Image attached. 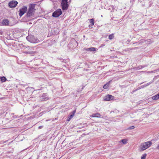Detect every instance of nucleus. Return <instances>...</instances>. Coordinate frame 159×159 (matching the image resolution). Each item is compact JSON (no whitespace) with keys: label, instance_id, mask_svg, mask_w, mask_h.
I'll return each mask as SVG.
<instances>
[{"label":"nucleus","instance_id":"nucleus-1","mask_svg":"<svg viewBox=\"0 0 159 159\" xmlns=\"http://www.w3.org/2000/svg\"><path fill=\"white\" fill-rule=\"evenodd\" d=\"M35 4H30L29 5L28 10L26 13V16L27 17L31 16L34 14L35 10Z\"/></svg>","mask_w":159,"mask_h":159},{"label":"nucleus","instance_id":"nucleus-2","mask_svg":"<svg viewBox=\"0 0 159 159\" xmlns=\"http://www.w3.org/2000/svg\"><path fill=\"white\" fill-rule=\"evenodd\" d=\"M151 141H148L142 143L140 146V151H143L148 148L152 145Z\"/></svg>","mask_w":159,"mask_h":159},{"label":"nucleus","instance_id":"nucleus-3","mask_svg":"<svg viewBox=\"0 0 159 159\" xmlns=\"http://www.w3.org/2000/svg\"><path fill=\"white\" fill-rule=\"evenodd\" d=\"M61 5L63 10L68 9L69 5L68 4L67 0H62Z\"/></svg>","mask_w":159,"mask_h":159},{"label":"nucleus","instance_id":"nucleus-4","mask_svg":"<svg viewBox=\"0 0 159 159\" xmlns=\"http://www.w3.org/2000/svg\"><path fill=\"white\" fill-rule=\"evenodd\" d=\"M27 10V8L26 6H23L20 8L18 11V14L20 17H21Z\"/></svg>","mask_w":159,"mask_h":159},{"label":"nucleus","instance_id":"nucleus-5","mask_svg":"<svg viewBox=\"0 0 159 159\" xmlns=\"http://www.w3.org/2000/svg\"><path fill=\"white\" fill-rule=\"evenodd\" d=\"M62 13V11L60 9H58L52 13V16L54 17H57Z\"/></svg>","mask_w":159,"mask_h":159},{"label":"nucleus","instance_id":"nucleus-6","mask_svg":"<svg viewBox=\"0 0 159 159\" xmlns=\"http://www.w3.org/2000/svg\"><path fill=\"white\" fill-rule=\"evenodd\" d=\"M18 4V2L17 1L12 0L9 3V6L10 8L15 7Z\"/></svg>","mask_w":159,"mask_h":159},{"label":"nucleus","instance_id":"nucleus-7","mask_svg":"<svg viewBox=\"0 0 159 159\" xmlns=\"http://www.w3.org/2000/svg\"><path fill=\"white\" fill-rule=\"evenodd\" d=\"M114 97L112 95L107 94L106 95L104 98V100L105 101H110L114 99Z\"/></svg>","mask_w":159,"mask_h":159},{"label":"nucleus","instance_id":"nucleus-8","mask_svg":"<svg viewBox=\"0 0 159 159\" xmlns=\"http://www.w3.org/2000/svg\"><path fill=\"white\" fill-rule=\"evenodd\" d=\"M9 24V20L7 19H3L2 22V24L3 26H6L8 25Z\"/></svg>","mask_w":159,"mask_h":159},{"label":"nucleus","instance_id":"nucleus-9","mask_svg":"<svg viewBox=\"0 0 159 159\" xmlns=\"http://www.w3.org/2000/svg\"><path fill=\"white\" fill-rule=\"evenodd\" d=\"M92 117H100L101 116L100 114L99 113H96L93 114L92 115L90 116Z\"/></svg>","mask_w":159,"mask_h":159},{"label":"nucleus","instance_id":"nucleus-10","mask_svg":"<svg viewBox=\"0 0 159 159\" xmlns=\"http://www.w3.org/2000/svg\"><path fill=\"white\" fill-rule=\"evenodd\" d=\"M89 22L90 23V25H89V26L90 27V25H91L92 26H93L94 25V19H90L89 20Z\"/></svg>","mask_w":159,"mask_h":159},{"label":"nucleus","instance_id":"nucleus-11","mask_svg":"<svg viewBox=\"0 0 159 159\" xmlns=\"http://www.w3.org/2000/svg\"><path fill=\"white\" fill-rule=\"evenodd\" d=\"M159 98V93L158 94L152 97V99L154 100H157Z\"/></svg>","mask_w":159,"mask_h":159},{"label":"nucleus","instance_id":"nucleus-12","mask_svg":"<svg viewBox=\"0 0 159 159\" xmlns=\"http://www.w3.org/2000/svg\"><path fill=\"white\" fill-rule=\"evenodd\" d=\"M96 48H95L92 47L87 48L86 49V50H89L90 51H95L96 50Z\"/></svg>","mask_w":159,"mask_h":159},{"label":"nucleus","instance_id":"nucleus-13","mask_svg":"<svg viewBox=\"0 0 159 159\" xmlns=\"http://www.w3.org/2000/svg\"><path fill=\"white\" fill-rule=\"evenodd\" d=\"M2 82H4L6 81L7 79L4 76L1 77L0 78Z\"/></svg>","mask_w":159,"mask_h":159},{"label":"nucleus","instance_id":"nucleus-14","mask_svg":"<svg viewBox=\"0 0 159 159\" xmlns=\"http://www.w3.org/2000/svg\"><path fill=\"white\" fill-rule=\"evenodd\" d=\"M109 83H107L106 84H105L103 86V88L104 89H107L108 87H109Z\"/></svg>","mask_w":159,"mask_h":159},{"label":"nucleus","instance_id":"nucleus-15","mask_svg":"<svg viewBox=\"0 0 159 159\" xmlns=\"http://www.w3.org/2000/svg\"><path fill=\"white\" fill-rule=\"evenodd\" d=\"M114 38V36L113 34H111L109 36V37H108L109 39L110 40L113 39Z\"/></svg>","mask_w":159,"mask_h":159},{"label":"nucleus","instance_id":"nucleus-16","mask_svg":"<svg viewBox=\"0 0 159 159\" xmlns=\"http://www.w3.org/2000/svg\"><path fill=\"white\" fill-rule=\"evenodd\" d=\"M121 142L124 144H125L127 143V140L126 139H123L121 140Z\"/></svg>","mask_w":159,"mask_h":159},{"label":"nucleus","instance_id":"nucleus-17","mask_svg":"<svg viewBox=\"0 0 159 159\" xmlns=\"http://www.w3.org/2000/svg\"><path fill=\"white\" fill-rule=\"evenodd\" d=\"M147 155L146 153L143 154L141 157V159H146Z\"/></svg>","mask_w":159,"mask_h":159},{"label":"nucleus","instance_id":"nucleus-18","mask_svg":"<svg viewBox=\"0 0 159 159\" xmlns=\"http://www.w3.org/2000/svg\"><path fill=\"white\" fill-rule=\"evenodd\" d=\"M134 126H130L129 128H128V129H134Z\"/></svg>","mask_w":159,"mask_h":159},{"label":"nucleus","instance_id":"nucleus-19","mask_svg":"<svg viewBox=\"0 0 159 159\" xmlns=\"http://www.w3.org/2000/svg\"><path fill=\"white\" fill-rule=\"evenodd\" d=\"M76 110L73 111L72 112V115H73V116H74L76 112Z\"/></svg>","mask_w":159,"mask_h":159},{"label":"nucleus","instance_id":"nucleus-20","mask_svg":"<svg viewBox=\"0 0 159 159\" xmlns=\"http://www.w3.org/2000/svg\"><path fill=\"white\" fill-rule=\"evenodd\" d=\"M73 116V115H70V116L69 117L70 118V119H71L73 116Z\"/></svg>","mask_w":159,"mask_h":159},{"label":"nucleus","instance_id":"nucleus-21","mask_svg":"<svg viewBox=\"0 0 159 159\" xmlns=\"http://www.w3.org/2000/svg\"><path fill=\"white\" fill-rule=\"evenodd\" d=\"M26 54H30L31 53V52H24Z\"/></svg>","mask_w":159,"mask_h":159},{"label":"nucleus","instance_id":"nucleus-22","mask_svg":"<svg viewBox=\"0 0 159 159\" xmlns=\"http://www.w3.org/2000/svg\"><path fill=\"white\" fill-rule=\"evenodd\" d=\"M43 127V126H39V129H41Z\"/></svg>","mask_w":159,"mask_h":159},{"label":"nucleus","instance_id":"nucleus-23","mask_svg":"<svg viewBox=\"0 0 159 159\" xmlns=\"http://www.w3.org/2000/svg\"><path fill=\"white\" fill-rule=\"evenodd\" d=\"M71 119H70L69 117H68V121H70V120Z\"/></svg>","mask_w":159,"mask_h":159},{"label":"nucleus","instance_id":"nucleus-24","mask_svg":"<svg viewBox=\"0 0 159 159\" xmlns=\"http://www.w3.org/2000/svg\"><path fill=\"white\" fill-rule=\"evenodd\" d=\"M157 148L159 149V146L157 147Z\"/></svg>","mask_w":159,"mask_h":159}]
</instances>
